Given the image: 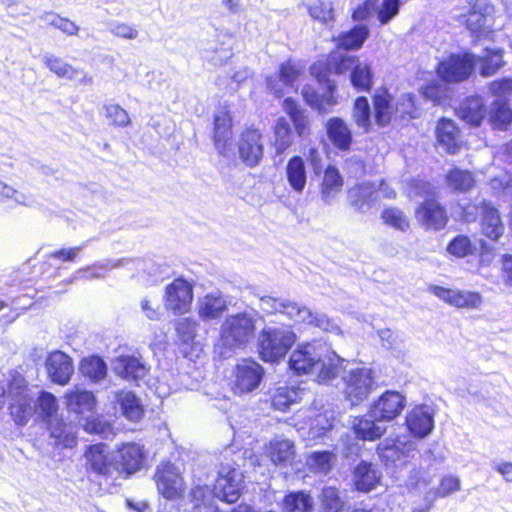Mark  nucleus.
<instances>
[{
	"label": "nucleus",
	"mask_w": 512,
	"mask_h": 512,
	"mask_svg": "<svg viewBox=\"0 0 512 512\" xmlns=\"http://www.w3.org/2000/svg\"><path fill=\"white\" fill-rule=\"evenodd\" d=\"M332 456L329 451H317L310 455L308 463L320 472H327L330 469Z\"/></svg>",
	"instance_id": "338daca9"
},
{
	"label": "nucleus",
	"mask_w": 512,
	"mask_h": 512,
	"mask_svg": "<svg viewBox=\"0 0 512 512\" xmlns=\"http://www.w3.org/2000/svg\"><path fill=\"white\" fill-rule=\"evenodd\" d=\"M257 312H241L226 317L220 342L229 349L242 348L254 337Z\"/></svg>",
	"instance_id": "20e7f679"
},
{
	"label": "nucleus",
	"mask_w": 512,
	"mask_h": 512,
	"mask_svg": "<svg viewBox=\"0 0 512 512\" xmlns=\"http://www.w3.org/2000/svg\"><path fill=\"white\" fill-rule=\"evenodd\" d=\"M65 398L68 410L77 414L91 412L96 404L93 393L87 390L75 389L69 391Z\"/></svg>",
	"instance_id": "e433bc0d"
},
{
	"label": "nucleus",
	"mask_w": 512,
	"mask_h": 512,
	"mask_svg": "<svg viewBox=\"0 0 512 512\" xmlns=\"http://www.w3.org/2000/svg\"><path fill=\"white\" fill-rule=\"evenodd\" d=\"M375 123L379 127L387 126L395 115L392 96L387 89H377L373 95Z\"/></svg>",
	"instance_id": "c756f323"
},
{
	"label": "nucleus",
	"mask_w": 512,
	"mask_h": 512,
	"mask_svg": "<svg viewBox=\"0 0 512 512\" xmlns=\"http://www.w3.org/2000/svg\"><path fill=\"white\" fill-rule=\"evenodd\" d=\"M45 365L51 381L59 385L67 384L74 372L72 359L61 351L52 352Z\"/></svg>",
	"instance_id": "a211bd4d"
},
{
	"label": "nucleus",
	"mask_w": 512,
	"mask_h": 512,
	"mask_svg": "<svg viewBox=\"0 0 512 512\" xmlns=\"http://www.w3.org/2000/svg\"><path fill=\"white\" fill-rule=\"evenodd\" d=\"M476 65L472 53L452 54L438 65L439 76L447 82H461L467 79Z\"/></svg>",
	"instance_id": "9d476101"
},
{
	"label": "nucleus",
	"mask_w": 512,
	"mask_h": 512,
	"mask_svg": "<svg viewBox=\"0 0 512 512\" xmlns=\"http://www.w3.org/2000/svg\"><path fill=\"white\" fill-rule=\"evenodd\" d=\"M106 118L111 120V124L118 127H126L130 123V118L125 109L117 104H107L103 106Z\"/></svg>",
	"instance_id": "680f3d73"
},
{
	"label": "nucleus",
	"mask_w": 512,
	"mask_h": 512,
	"mask_svg": "<svg viewBox=\"0 0 512 512\" xmlns=\"http://www.w3.org/2000/svg\"><path fill=\"white\" fill-rule=\"evenodd\" d=\"M36 413L43 422L50 421L58 416L57 398L49 392L42 391L38 397H35Z\"/></svg>",
	"instance_id": "49530a36"
},
{
	"label": "nucleus",
	"mask_w": 512,
	"mask_h": 512,
	"mask_svg": "<svg viewBox=\"0 0 512 512\" xmlns=\"http://www.w3.org/2000/svg\"><path fill=\"white\" fill-rule=\"evenodd\" d=\"M7 397L9 411L18 426H24L36 413L35 393L28 388L20 375L13 377L9 384Z\"/></svg>",
	"instance_id": "39448f33"
},
{
	"label": "nucleus",
	"mask_w": 512,
	"mask_h": 512,
	"mask_svg": "<svg viewBox=\"0 0 512 512\" xmlns=\"http://www.w3.org/2000/svg\"><path fill=\"white\" fill-rule=\"evenodd\" d=\"M377 199V189L374 183H362L349 189L348 202L356 211L366 212Z\"/></svg>",
	"instance_id": "bb28decb"
},
{
	"label": "nucleus",
	"mask_w": 512,
	"mask_h": 512,
	"mask_svg": "<svg viewBox=\"0 0 512 512\" xmlns=\"http://www.w3.org/2000/svg\"><path fill=\"white\" fill-rule=\"evenodd\" d=\"M157 489L166 499H174L183 488V478L179 469L171 462L162 463L155 473Z\"/></svg>",
	"instance_id": "ddd939ff"
},
{
	"label": "nucleus",
	"mask_w": 512,
	"mask_h": 512,
	"mask_svg": "<svg viewBox=\"0 0 512 512\" xmlns=\"http://www.w3.org/2000/svg\"><path fill=\"white\" fill-rule=\"evenodd\" d=\"M263 367L251 359H243L235 369V393L243 394L256 390L264 377Z\"/></svg>",
	"instance_id": "9b49d317"
},
{
	"label": "nucleus",
	"mask_w": 512,
	"mask_h": 512,
	"mask_svg": "<svg viewBox=\"0 0 512 512\" xmlns=\"http://www.w3.org/2000/svg\"><path fill=\"white\" fill-rule=\"evenodd\" d=\"M490 122L499 130H507L512 122V111L502 99H496L491 107Z\"/></svg>",
	"instance_id": "8fccbe9b"
},
{
	"label": "nucleus",
	"mask_w": 512,
	"mask_h": 512,
	"mask_svg": "<svg viewBox=\"0 0 512 512\" xmlns=\"http://www.w3.org/2000/svg\"><path fill=\"white\" fill-rule=\"evenodd\" d=\"M394 109L395 116L415 118L417 113L415 95L411 93L401 94L394 105Z\"/></svg>",
	"instance_id": "bf43d9fd"
},
{
	"label": "nucleus",
	"mask_w": 512,
	"mask_h": 512,
	"mask_svg": "<svg viewBox=\"0 0 512 512\" xmlns=\"http://www.w3.org/2000/svg\"><path fill=\"white\" fill-rule=\"evenodd\" d=\"M381 472L376 465L361 461L353 471V482L356 490L360 492H370L380 483Z\"/></svg>",
	"instance_id": "4be33fe9"
},
{
	"label": "nucleus",
	"mask_w": 512,
	"mask_h": 512,
	"mask_svg": "<svg viewBox=\"0 0 512 512\" xmlns=\"http://www.w3.org/2000/svg\"><path fill=\"white\" fill-rule=\"evenodd\" d=\"M302 390L296 386H280L271 397V404L276 410L285 411L291 404L301 399Z\"/></svg>",
	"instance_id": "a18cd8bd"
},
{
	"label": "nucleus",
	"mask_w": 512,
	"mask_h": 512,
	"mask_svg": "<svg viewBox=\"0 0 512 512\" xmlns=\"http://www.w3.org/2000/svg\"><path fill=\"white\" fill-rule=\"evenodd\" d=\"M447 250L457 257H465L472 253L473 246L467 236L459 235L449 243Z\"/></svg>",
	"instance_id": "e2e57ef3"
},
{
	"label": "nucleus",
	"mask_w": 512,
	"mask_h": 512,
	"mask_svg": "<svg viewBox=\"0 0 512 512\" xmlns=\"http://www.w3.org/2000/svg\"><path fill=\"white\" fill-rule=\"evenodd\" d=\"M282 512H313L314 501L309 492L291 491L281 501Z\"/></svg>",
	"instance_id": "72a5a7b5"
},
{
	"label": "nucleus",
	"mask_w": 512,
	"mask_h": 512,
	"mask_svg": "<svg viewBox=\"0 0 512 512\" xmlns=\"http://www.w3.org/2000/svg\"><path fill=\"white\" fill-rule=\"evenodd\" d=\"M231 136V119L221 111L214 117V143L220 154L226 153V143Z\"/></svg>",
	"instance_id": "a19ab883"
},
{
	"label": "nucleus",
	"mask_w": 512,
	"mask_h": 512,
	"mask_svg": "<svg viewBox=\"0 0 512 512\" xmlns=\"http://www.w3.org/2000/svg\"><path fill=\"white\" fill-rule=\"evenodd\" d=\"M404 406L405 399L400 393L386 391L372 405L370 417L375 420L391 421L401 413Z\"/></svg>",
	"instance_id": "2eb2a0df"
},
{
	"label": "nucleus",
	"mask_w": 512,
	"mask_h": 512,
	"mask_svg": "<svg viewBox=\"0 0 512 512\" xmlns=\"http://www.w3.org/2000/svg\"><path fill=\"white\" fill-rule=\"evenodd\" d=\"M84 457L87 472L104 479L107 483L116 484L119 481L120 472L116 468L114 453L110 454L105 444L90 445Z\"/></svg>",
	"instance_id": "423d86ee"
},
{
	"label": "nucleus",
	"mask_w": 512,
	"mask_h": 512,
	"mask_svg": "<svg viewBox=\"0 0 512 512\" xmlns=\"http://www.w3.org/2000/svg\"><path fill=\"white\" fill-rule=\"evenodd\" d=\"M406 425L415 437L424 438L428 436L434 428L432 408L428 405L416 406L407 414Z\"/></svg>",
	"instance_id": "f3484780"
},
{
	"label": "nucleus",
	"mask_w": 512,
	"mask_h": 512,
	"mask_svg": "<svg viewBox=\"0 0 512 512\" xmlns=\"http://www.w3.org/2000/svg\"><path fill=\"white\" fill-rule=\"evenodd\" d=\"M357 63H359L357 57L340 52L332 53L328 61L330 68L337 74L352 71Z\"/></svg>",
	"instance_id": "13d9d810"
},
{
	"label": "nucleus",
	"mask_w": 512,
	"mask_h": 512,
	"mask_svg": "<svg viewBox=\"0 0 512 512\" xmlns=\"http://www.w3.org/2000/svg\"><path fill=\"white\" fill-rule=\"evenodd\" d=\"M344 393L352 405H358L366 399L374 386V373L370 368L350 369L343 376Z\"/></svg>",
	"instance_id": "6e6552de"
},
{
	"label": "nucleus",
	"mask_w": 512,
	"mask_h": 512,
	"mask_svg": "<svg viewBox=\"0 0 512 512\" xmlns=\"http://www.w3.org/2000/svg\"><path fill=\"white\" fill-rule=\"evenodd\" d=\"M262 135L257 129H247L238 142L240 159L249 167L257 166L263 158Z\"/></svg>",
	"instance_id": "4468645a"
},
{
	"label": "nucleus",
	"mask_w": 512,
	"mask_h": 512,
	"mask_svg": "<svg viewBox=\"0 0 512 512\" xmlns=\"http://www.w3.org/2000/svg\"><path fill=\"white\" fill-rule=\"evenodd\" d=\"M379 458L386 466L401 468L417 454L416 443L405 438H387L377 446Z\"/></svg>",
	"instance_id": "0eeeda50"
},
{
	"label": "nucleus",
	"mask_w": 512,
	"mask_h": 512,
	"mask_svg": "<svg viewBox=\"0 0 512 512\" xmlns=\"http://www.w3.org/2000/svg\"><path fill=\"white\" fill-rule=\"evenodd\" d=\"M129 259H108L104 262H96L91 266H87L86 268L79 269L75 272L73 277L69 280V283H72L74 280L83 278V279H96L102 278L104 276V272L110 269L120 268L129 263Z\"/></svg>",
	"instance_id": "473e14b6"
},
{
	"label": "nucleus",
	"mask_w": 512,
	"mask_h": 512,
	"mask_svg": "<svg viewBox=\"0 0 512 512\" xmlns=\"http://www.w3.org/2000/svg\"><path fill=\"white\" fill-rule=\"evenodd\" d=\"M438 145L449 154H455L460 148V131L456 124L449 119L439 120L436 127Z\"/></svg>",
	"instance_id": "5701e85b"
},
{
	"label": "nucleus",
	"mask_w": 512,
	"mask_h": 512,
	"mask_svg": "<svg viewBox=\"0 0 512 512\" xmlns=\"http://www.w3.org/2000/svg\"><path fill=\"white\" fill-rule=\"evenodd\" d=\"M351 84L358 91H369L373 83V74L370 65L357 63L350 74Z\"/></svg>",
	"instance_id": "603ef678"
},
{
	"label": "nucleus",
	"mask_w": 512,
	"mask_h": 512,
	"mask_svg": "<svg viewBox=\"0 0 512 512\" xmlns=\"http://www.w3.org/2000/svg\"><path fill=\"white\" fill-rule=\"evenodd\" d=\"M431 291L438 298L456 307L478 308L482 303L481 295L475 292L457 291L439 286L431 287Z\"/></svg>",
	"instance_id": "412c9836"
},
{
	"label": "nucleus",
	"mask_w": 512,
	"mask_h": 512,
	"mask_svg": "<svg viewBox=\"0 0 512 512\" xmlns=\"http://www.w3.org/2000/svg\"><path fill=\"white\" fill-rule=\"evenodd\" d=\"M447 186L456 192H467L473 188L475 179L471 172L454 168L446 175Z\"/></svg>",
	"instance_id": "de8ad7c7"
},
{
	"label": "nucleus",
	"mask_w": 512,
	"mask_h": 512,
	"mask_svg": "<svg viewBox=\"0 0 512 512\" xmlns=\"http://www.w3.org/2000/svg\"><path fill=\"white\" fill-rule=\"evenodd\" d=\"M477 59L481 62L480 74L484 77L493 75L503 65L500 50L490 51L487 49L485 56Z\"/></svg>",
	"instance_id": "5fc2aeb1"
},
{
	"label": "nucleus",
	"mask_w": 512,
	"mask_h": 512,
	"mask_svg": "<svg viewBox=\"0 0 512 512\" xmlns=\"http://www.w3.org/2000/svg\"><path fill=\"white\" fill-rule=\"evenodd\" d=\"M369 36V29L366 25H356L350 31L342 33L336 39L337 47L344 50H357Z\"/></svg>",
	"instance_id": "37998d69"
},
{
	"label": "nucleus",
	"mask_w": 512,
	"mask_h": 512,
	"mask_svg": "<svg viewBox=\"0 0 512 512\" xmlns=\"http://www.w3.org/2000/svg\"><path fill=\"white\" fill-rule=\"evenodd\" d=\"M456 113L467 124L478 127L486 116V107L480 96H471L460 103Z\"/></svg>",
	"instance_id": "cd10ccee"
},
{
	"label": "nucleus",
	"mask_w": 512,
	"mask_h": 512,
	"mask_svg": "<svg viewBox=\"0 0 512 512\" xmlns=\"http://www.w3.org/2000/svg\"><path fill=\"white\" fill-rule=\"evenodd\" d=\"M374 418L356 417L352 421V429L357 438L373 441L379 439L385 432V428L377 425Z\"/></svg>",
	"instance_id": "c03bdc74"
},
{
	"label": "nucleus",
	"mask_w": 512,
	"mask_h": 512,
	"mask_svg": "<svg viewBox=\"0 0 512 512\" xmlns=\"http://www.w3.org/2000/svg\"><path fill=\"white\" fill-rule=\"evenodd\" d=\"M469 4V13L466 19L467 28L475 33L486 25V17L493 11V7L487 3V0H465Z\"/></svg>",
	"instance_id": "f704fd0d"
},
{
	"label": "nucleus",
	"mask_w": 512,
	"mask_h": 512,
	"mask_svg": "<svg viewBox=\"0 0 512 512\" xmlns=\"http://www.w3.org/2000/svg\"><path fill=\"white\" fill-rule=\"evenodd\" d=\"M296 341L290 326L267 324L258 336V352L265 362L275 363L284 358Z\"/></svg>",
	"instance_id": "7ed1b4c3"
},
{
	"label": "nucleus",
	"mask_w": 512,
	"mask_h": 512,
	"mask_svg": "<svg viewBox=\"0 0 512 512\" xmlns=\"http://www.w3.org/2000/svg\"><path fill=\"white\" fill-rule=\"evenodd\" d=\"M308 12L310 16L324 24H328L334 20L333 5L330 0H317L309 6Z\"/></svg>",
	"instance_id": "4d7b16f0"
},
{
	"label": "nucleus",
	"mask_w": 512,
	"mask_h": 512,
	"mask_svg": "<svg viewBox=\"0 0 512 512\" xmlns=\"http://www.w3.org/2000/svg\"><path fill=\"white\" fill-rule=\"evenodd\" d=\"M284 111L293 123L295 132L301 138L310 135L311 121L307 110L300 107L292 98H286L283 102Z\"/></svg>",
	"instance_id": "7c9ffc66"
},
{
	"label": "nucleus",
	"mask_w": 512,
	"mask_h": 512,
	"mask_svg": "<svg viewBox=\"0 0 512 512\" xmlns=\"http://www.w3.org/2000/svg\"><path fill=\"white\" fill-rule=\"evenodd\" d=\"M325 127L329 140L338 150L348 151L350 149L353 141L352 131L342 118H330Z\"/></svg>",
	"instance_id": "393cba45"
},
{
	"label": "nucleus",
	"mask_w": 512,
	"mask_h": 512,
	"mask_svg": "<svg viewBox=\"0 0 512 512\" xmlns=\"http://www.w3.org/2000/svg\"><path fill=\"white\" fill-rule=\"evenodd\" d=\"M352 118L356 125L368 133L372 129L371 108L366 97H358L353 106Z\"/></svg>",
	"instance_id": "09e8293b"
},
{
	"label": "nucleus",
	"mask_w": 512,
	"mask_h": 512,
	"mask_svg": "<svg viewBox=\"0 0 512 512\" xmlns=\"http://www.w3.org/2000/svg\"><path fill=\"white\" fill-rule=\"evenodd\" d=\"M114 460L120 472L119 480H122L142 469L145 453L139 444L127 443L114 452Z\"/></svg>",
	"instance_id": "f8f14e48"
},
{
	"label": "nucleus",
	"mask_w": 512,
	"mask_h": 512,
	"mask_svg": "<svg viewBox=\"0 0 512 512\" xmlns=\"http://www.w3.org/2000/svg\"><path fill=\"white\" fill-rule=\"evenodd\" d=\"M193 301V286L183 278H177L165 287L163 304L173 315H182L190 310Z\"/></svg>",
	"instance_id": "1a4fd4ad"
},
{
	"label": "nucleus",
	"mask_w": 512,
	"mask_h": 512,
	"mask_svg": "<svg viewBox=\"0 0 512 512\" xmlns=\"http://www.w3.org/2000/svg\"><path fill=\"white\" fill-rule=\"evenodd\" d=\"M273 141L272 145L275 148L276 154H283L293 143V135L290 123L284 117L276 120L273 127Z\"/></svg>",
	"instance_id": "79ce46f5"
},
{
	"label": "nucleus",
	"mask_w": 512,
	"mask_h": 512,
	"mask_svg": "<svg viewBox=\"0 0 512 512\" xmlns=\"http://www.w3.org/2000/svg\"><path fill=\"white\" fill-rule=\"evenodd\" d=\"M259 307L267 314L280 313L294 322L313 325L326 332H340L337 323L326 314L313 313L307 307L300 306L298 303L289 299L262 296L260 297Z\"/></svg>",
	"instance_id": "f03ea898"
},
{
	"label": "nucleus",
	"mask_w": 512,
	"mask_h": 512,
	"mask_svg": "<svg viewBox=\"0 0 512 512\" xmlns=\"http://www.w3.org/2000/svg\"><path fill=\"white\" fill-rule=\"evenodd\" d=\"M113 371L125 380L138 381L143 379L148 369L144 363L134 356H120L112 362Z\"/></svg>",
	"instance_id": "b1692460"
},
{
	"label": "nucleus",
	"mask_w": 512,
	"mask_h": 512,
	"mask_svg": "<svg viewBox=\"0 0 512 512\" xmlns=\"http://www.w3.org/2000/svg\"><path fill=\"white\" fill-rule=\"evenodd\" d=\"M320 503L323 512H342L344 509V501L335 487L323 488Z\"/></svg>",
	"instance_id": "864d4df0"
},
{
	"label": "nucleus",
	"mask_w": 512,
	"mask_h": 512,
	"mask_svg": "<svg viewBox=\"0 0 512 512\" xmlns=\"http://www.w3.org/2000/svg\"><path fill=\"white\" fill-rule=\"evenodd\" d=\"M481 227L485 236L491 240H498L504 232V225L501 221L498 210L485 200L480 206Z\"/></svg>",
	"instance_id": "a878e982"
},
{
	"label": "nucleus",
	"mask_w": 512,
	"mask_h": 512,
	"mask_svg": "<svg viewBox=\"0 0 512 512\" xmlns=\"http://www.w3.org/2000/svg\"><path fill=\"white\" fill-rule=\"evenodd\" d=\"M342 186L343 178L339 171L333 166H328L321 183V199L326 204H331L341 191Z\"/></svg>",
	"instance_id": "4c0bfd02"
},
{
	"label": "nucleus",
	"mask_w": 512,
	"mask_h": 512,
	"mask_svg": "<svg viewBox=\"0 0 512 512\" xmlns=\"http://www.w3.org/2000/svg\"><path fill=\"white\" fill-rule=\"evenodd\" d=\"M116 403L119 405L123 416L132 422H138L144 415V409L140 399L132 392L121 390L116 393Z\"/></svg>",
	"instance_id": "2f4dec72"
},
{
	"label": "nucleus",
	"mask_w": 512,
	"mask_h": 512,
	"mask_svg": "<svg viewBox=\"0 0 512 512\" xmlns=\"http://www.w3.org/2000/svg\"><path fill=\"white\" fill-rule=\"evenodd\" d=\"M50 431V437L55 439L56 446L71 448L76 444V438L72 427L67 425L62 419L55 417L45 422Z\"/></svg>",
	"instance_id": "58836bf2"
},
{
	"label": "nucleus",
	"mask_w": 512,
	"mask_h": 512,
	"mask_svg": "<svg viewBox=\"0 0 512 512\" xmlns=\"http://www.w3.org/2000/svg\"><path fill=\"white\" fill-rule=\"evenodd\" d=\"M109 31L113 35L124 39H136L138 37V30L127 23L111 22L109 24Z\"/></svg>",
	"instance_id": "774afa93"
},
{
	"label": "nucleus",
	"mask_w": 512,
	"mask_h": 512,
	"mask_svg": "<svg viewBox=\"0 0 512 512\" xmlns=\"http://www.w3.org/2000/svg\"><path fill=\"white\" fill-rule=\"evenodd\" d=\"M45 66L59 78H66L77 81L81 85H91L93 77L85 73L82 69L74 68L66 63L63 59L53 54H45L43 56Z\"/></svg>",
	"instance_id": "6ab92c4d"
},
{
	"label": "nucleus",
	"mask_w": 512,
	"mask_h": 512,
	"mask_svg": "<svg viewBox=\"0 0 512 512\" xmlns=\"http://www.w3.org/2000/svg\"><path fill=\"white\" fill-rule=\"evenodd\" d=\"M318 80L320 83H326V93L320 95L313 87L306 85L302 89V96L308 105L317 109L320 113H327L328 108L337 104V100L334 96L336 85L327 79L325 75L320 76Z\"/></svg>",
	"instance_id": "aec40b11"
},
{
	"label": "nucleus",
	"mask_w": 512,
	"mask_h": 512,
	"mask_svg": "<svg viewBox=\"0 0 512 512\" xmlns=\"http://www.w3.org/2000/svg\"><path fill=\"white\" fill-rule=\"evenodd\" d=\"M267 453L275 465L285 466L294 458V444L288 439H274L270 442Z\"/></svg>",
	"instance_id": "ea45409f"
},
{
	"label": "nucleus",
	"mask_w": 512,
	"mask_h": 512,
	"mask_svg": "<svg viewBox=\"0 0 512 512\" xmlns=\"http://www.w3.org/2000/svg\"><path fill=\"white\" fill-rule=\"evenodd\" d=\"M416 219L426 229L433 230L444 228L448 221L444 207L434 199H427L418 207Z\"/></svg>",
	"instance_id": "dca6fc26"
},
{
	"label": "nucleus",
	"mask_w": 512,
	"mask_h": 512,
	"mask_svg": "<svg viewBox=\"0 0 512 512\" xmlns=\"http://www.w3.org/2000/svg\"><path fill=\"white\" fill-rule=\"evenodd\" d=\"M345 360L321 341L299 346L289 358V368L297 375L315 374L321 384H329L341 373Z\"/></svg>",
	"instance_id": "f257e3e1"
},
{
	"label": "nucleus",
	"mask_w": 512,
	"mask_h": 512,
	"mask_svg": "<svg viewBox=\"0 0 512 512\" xmlns=\"http://www.w3.org/2000/svg\"><path fill=\"white\" fill-rule=\"evenodd\" d=\"M227 310V300L219 291H213L199 299V316L205 320L219 318Z\"/></svg>",
	"instance_id": "c85d7f7f"
},
{
	"label": "nucleus",
	"mask_w": 512,
	"mask_h": 512,
	"mask_svg": "<svg viewBox=\"0 0 512 512\" xmlns=\"http://www.w3.org/2000/svg\"><path fill=\"white\" fill-rule=\"evenodd\" d=\"M80 372L93 382H99L107 375V365L98 356L84 359L80 365Z\"/></svg>",
	"instance_id": "3c124183"
},
{
	"label": "nucleus",
	"mask_w": 512,
	"mask_h": 512,
	"mask_svg": "<svg viewBox=\"0 0 512 512\" xmlns=\"http://www.w3.org/2000/svg\"><path fill=\"white\" fill-rule=\"evenodd\" d=\"M286 177L290 187L297 193H302L307 182L305 162L300 156L292 157L286 165Z\"/></svg>",
	"instance_id": "c9c22d12"
},
{
	"label": "nucleus",
	"mask_w": 512,
	"mask_h": 512,
	"mask_svg": "<svg viewBox=\"0 0 512 512\" xmlns=\"http://www.w3.org/2000/svg\"><path fill=\"white\" fill-rule=\"evenodd\" d=\"M168 267L165 265L157 264L153 261L145 263L144 272L148 275L147 282L150 285H157L162 282L167 275Z\"/></svg>",
	"instance_id": "0e129e2a"
},
{
	"label": "nucleus",
	"mask_w": 512,
	"mask_h": 512,
	"mask_svg": "<svg viewBox=\"0 0 512 512\" xmlns=\"http://www.w3.org/2000/svg\"><path fill=\"white\" fill-rule=\"evenodd\" d=\"M197 323L190 318H183L176 322L178 340L185 346H192L196 336Z\"/></svg>",
	"instance_id": "6e6d98bb"
},
{
	"label": "nucleus",
	"mask_w": 512,
	"mask_h": 512,
	"mask_svg": "<svg viewBox=\"0 0 512 512\" xmlns=\"http://www.w3.org/2000/svg\"><path fill=\"white\" fill-rule=\"evenodd\" d=\"M301 68L294 62L288 61L283 63L279 70V78L286 85H292L299 77Z\"/></svg>",
	"instance_id": "69168bd1"
},
{
	"label": "nucleus",
	"mask_w": 512,
	"mask_h": 512,
	"mask_svg": "<svg viewBox=\"0 0 512 512\" xmlns=\"http://www.w3.org/2000/svg\"><path fill=\"white\" fill-rule=\"evenodd\" d=\"M382 219L387 225L400 230L406 231L409 227V221L402 210L398 208H387L382 212Z\"/></svg>",
	"instance_id": "052dcab7"
}]
</instances>
